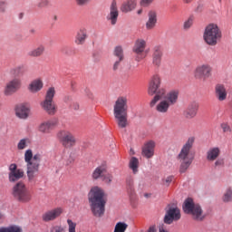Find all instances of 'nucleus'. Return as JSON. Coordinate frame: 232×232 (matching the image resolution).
<instances>
[{
  "mask_svg": "<svg viewBox=\"0 0 232 232\" xmlns=\"http://www.w3.org/2000/svg\"><path fill=\"white\" fill-rule=\"evenodd\" d=\"M89 206L92 215L97 218L102 217L106 211V193L104 189L98 186H94L88 193Z\"/></svg>",
  "mask_w": 232,
  "mask_h": 232,
  "instance_id": "1",
  "label": "nucleus"
},
{
  "mask_svg": "<svg viewBox=\"0 0 232 232\" xmlns=\"http://www.w3.org/2000/svg\"><path fill=\"white\" fill-rule=\"evenodd\" d=\"M195 143V138H188L187 142L182 146L177 159L180 163L179 173H186L189 169V166L193 164L195 160V153L193 152V144Z\"/></svg>",
  "mask_w": 232,
  "mask_h": 232,
  "instance_id": "2",
  "label": "nucleus"
},
{
  "mask_svg": "<svg viewBox=\"0 0 232 232\" xmlns=\"http://www.w3.org/2000/svg\"><path fill=\"white\" fill-rule=\"evenodd\" d=\"M43 156L40 153L34 155L32 150H27L24 152V162L26 163V173L29 182H34L35 177L39 175V168H41V160Z\"/></svg>",
  "mask_w": 232,
  "mask_h": 232,
  "instance_id": "3",
  "label": "nucleus"
},
{
  "mask_svg": "<svg viewBox=\"0 0 232 232\" xmlns=\"http://www.w3.org/2000/svg\"><path fill=\"white\" fill-rule=\"evenodd\" d=\"M113 114L119 128L128 127V98L120 96L113 105Z\"/></svg>",
  "mask_w": 232,
  "mask_h": 232,
  "instance_id": "4",
  "label": "nucleus"
},
{
  "mask_svg": "<svg viewBox=\"0 0 232 232\" xmlns=\"http://www.w3.org/2000/svg\"><path fill=\"white\" fill-rule=\"evenodd\" d=\"M162 84V78L160 74H154L149 81L148 93L151 95L153 99L150 102V108H153L164 95H166V89L160 87Z\"/></svg>",
  "mask_w": 232,
  "mask_h": 232,
  "instance_id": "5",
  "label": "nucleus"
},
{
  "mask_svg": "<svg viewBox=\"0 0 232 232\" xmlns=\"http://www.w3.org/2000/svg\"><path fill=\"white\" fill-rule=\"evenodd\" d=\"M159 103L156 105V111L158 113H168L171 106H175L179 102V91H169L165 96L159 100Z\"/></svg>",
  "mask_w": 232,
  "mask_h": 232,
  "instance_id": "6",
  "label": "nucleus"
},
{
  "mask_svg": "<svg viewBox=\"0 0 232 232\" xmlns=\"http://www.w3.org/2000/svg\"><path fill=\"white\" fill-rule=\"evenodd\" d=\"M203 39L208 46H217L222 39V31L216 24H209L204 31Z\"/></svg>",
  "mask_w": 232,
  "mask_h": 232,
  "instance_id": "7",
  "label": "nucleus"
},
{
  "mask_svg": "<svg viewBox=\"0 0 232 232\" xmlns=\"http://www.w3.org/2000/svg\"><path fill=\"white\" fill-rule=\"evenodd\" d=\"M183 211L187 215H192V218L194 220H198V222H201V220L206 218L200 205L195 204V202H193V198H188L184 201Z\"/></svg>",
  "mask_w": 232,
  "mask_h": 232,
  "instance_id": "8",
  "label": "nucleus"
},
{
  "mask_svg": "<svg viewBox=\"0 0 232 232\" xmlns=\"http://www.w3.org/2000/svg\"><path fill=\"white\" fill-rule=\"evenodd\" d=\"M55 97V88L50 87L46 93L44 100L41 102L40 106L47 115H55L57 113V104L53 102Z\"/></svg>",
  "mask_w": 232,
  "mask_h": 232,
  "instance_id": "9",
  "label": "nucleus"
},
{
  "mask_svg": "<svg viewBox=\"0 0 232 232\" xmlns=\"http://www.w3.org/2000/svg\"><path fill=\"white\" fill-rule=\"evenodd\" d=\"M13 197L22 204H28L32 200V192L23 181H19L13 188Z\"/></svg>",
  "mask_w": 232,
  "mask_h": 232,
  "instance_id": "10",
  "label": "nucleus"
},
{
  "mask_svg": "<svg viewBox=\"0 0 232 232\" xmlns=\"http://www.w3.org/2000/svg\"><path fill=\"white\" fill-rule=\"evenodd\" d=\"M56 137L63 148H73L77 144V138L70 130H61Z\"/></svg>",
  "mask_w": 232,
  "mask_h": 232,
  "instance_id": "11",
  "label": "nucleus"
},
{
  "mask_svg": "<svg viewBox=\"0 0 232 232\" xmlns=\"http://www.w3.org/2000/svg\"><path fill=\"white\" fill-rule=\"evenodd\" d=\"M165 211L164 222L169 226L173 224V222L179 221L181 218L180 209L177 207V204H169L165 208Z\"/></svg>",
  "mask_w": 232,
  "mask_h": 232,
  "instance_id": "12",
  "label": "nucleus"
},
{
  "mask_svg": "<svg viewBox=\"0 0 232 232\" xmlns=\"http://www.w3.org/2000/svg\"><path fill=\"white\" fill-rule=\"evenodd\" d=\"M21 88H23V82L21 79L14 78L5 84L3 93L5 97H12V95L17 93Z\"/></svg>",
  "mask_w": 232,
  "mask_h": 232,
  "instance_id": "13",
  "label": "nucleus"
},
{
  "mask_svg": "<svg viewBox=\"0 0 232 232\" xmlns=\"http://www.w3.org/2000/svg\"><path fill=\"white\" fill-rule=\"evenodd\" d=\"M211 75H213V67H211L209 63L198 65L194 71V77H196V79H203V81H206V79H209Z\"/></svg>",
  "mask_w": 232,
  "mask_h": 232,
  "instance_id": "14",
  "label": "nucleus"
},
{
  "mask_svg": "<svg viewBox=\"0 0 232 232\" xmlns=\"http://www.w3.org/2000/svg\"><path fill=\"white\" fill-rule=\"evenodd\" d=\"M146 50V40L140 38L138 40H136L132 52L134 53H136V55H138L136 57V61H138V63L140 61H142V59H144L146 56L142 55V53H144V51Z\"/></svg>",
  "mask_w": 232,
  "mask_h": 232,
  "instance_id": "15",
  "label": "nucleus"
},
{
  "mask_svg": "<svg viewBox=\"0 0 232 232\" xmlns=\"http://www.w3.org/2000/svg\"><path fill=\"white\" fill-rule=\"evenodd\" d=\"M157 143L154 140H149L145 142L141 148V155L145 159H153L155 156V147Z\"/></svg>",
  "mask_w": 232,
  "mask_h": 232,
  "instance_id": "16",
  "label": "nucleus"
},
{
  "mask_svg": "<svg viewBox=\"0 0 232 232\" xmlns=\"http://www.w3.org/2000/svg\"><path fill=\"white\" fill-rule=\"evenodd\" d=\"M24 177V171L21 169H17L15 163H12L9 166V182H17L20 179Z\"/></svg>",
  "mask_w": 232,
  "mask_h": 232,
  "instance_id": "17",
  "label": "nucleus"
},
{
  "mask_svg": "<svg viewBox=\"0 0 232 232\" xmlns=\"http://www.w3.org/2000/svg\"><path fill=\"white\" fill-rule=\"evenodd\" d=\"M57 123H58L57 119H52V120L43 121L38 126V131H40V133L48 135V133H52V130H53V128L57 126Z\"/></svg>",
  "mask_w": 232,
  "mask_h": 232,
  "instance_id": "18",
  "label": "nucleus"
},
{
  "mask_svg": "<svg viewBox=\"0 0 232 232\" xmlns=\"http://www.w3.org/2000/svg\"><path fill=\"white\" fill-rule=\"evenodd\" d=\"M198 111V103L192 102L188 105V107L183 111V117L191 121V119H195L197 117V113Z\"/></svg>",
  "mask_w": 232,
  "mask_h": 232,
  "instance_id": "19",
  "label": "nucleus"
},
{
  "mask_svg": "<svg viewBox=\"0 0 232 232\" xmlns=\"http://www.w3.org/2000/svg\"><path fill=\"white\" fill-rule=\"evenodd\" d=\"M63 214V208H58L52 210H49L43 214L42 220L44 222H50L52 220H55V218L61 217Z\"/></svg>",
  "mask_w": 232,
  "mask_h": 232,
  "instance_id": "20",
  "label": "nucleus"
},
{
  "mask_svg": "<svg viewBox=\"0 0 232 232\" xmlns=\"http://www.w3.org/2000/svg\"><path fill=\"white\" fill-rule=\"evenodd\" d=\"M162 48L159 45L155 46L152 51V64L159 68L162 64Z\"/></svg>",
  "mask_w": 232,
  "mask_h": 232,
  "instance_id": "21",
  "label": "nucleus"
},
{
  "mask_svg": "<svg viewBox=\"0 0 232 232\" xmlns=\"http://www.w3.org/2000/svg\"><path fill=\"white\" fill-rule=\"evenodd\" d=\"M158 23L157 12L150 11L148 13V19L145 24L146 30H155Z\"/></svg>",
  "mask_w": 232,
  "mask_h": 232,
  "instance_id": "22",
  "label": "nucleus"
},
{
  "mask_svg": "<svg viewBox=\"0 0 232 232\" xmlns=\"http://www.w3.org/2000/svg\"><path fill=\"white\" fill-rule=\"evenodd\" d=\"M44 86V83L43 82V80L41 78L33 80L28 87L27 90L30 92V93H38V92H41L43 90V87Z\"/></svg>",
  "mask_w": 232,
  "mask_h": 232,
  "instance_id": "23",
  "label": "nucleus"
},
{
  "mask_svg": "<svg viewBox=\"0 0 232 232\" xmlns=\"http://www.w3.org/2000/svg\"><path fill=\"white\" fill-rule=\"evenodd\" d=\"M215 95L218 101L224 102L227 99V90H226V86L222 83H218L215 86Z\"/></svg>",
  "mask_w": 232,
  "mask_h": 232,
  "instance_id": "24",
  "label": "nucleus"
},
{
  "mask_svg": "<svg viewBox=\"0 0 232 232\" xmlns=\"http://www.w3.org/2000/svg\"><path fill=\"white\" fill-rule=\"evenodd\" d=\"M110 14L108 20L111 21V24H117V19H119V9L117 8V2L112 1L111 5Z\"/></svg>",
  "mask_w": 232,
  "mask_h": 232,
  "instance_id": "25",
  "label": "nucleus"
},
{
  "mask_svg": "<svg viewBox=\"0 0 232 232\" xmlns=\"http://www.w3.org/2000/svg\"><path fill=\"white\" fill-rule=\"evenodd\" d=\"M107 171L108 167L106 165L98 166L92 173V180H102V177H104V174L107 173Z\"/></svg>",
  "mask_w": 232,
  "mask_h": 232,
  "instance_id": "26",
  "label": "nucleus"
},
{
  "mask_svg": "<svg viewBox=\"0 0 232 232\" xmlns=\"http://www.w3.org/2000/svg\"><path fill=\"white\" fill-rule=\"evenodd\" d=\"M15 113L19 119H28V116L30 115V107L24 104L18 105L15 109Z\"/></svg>",
  "mask_w": 232,
  "mask_h": 232,
  "instance_id": "27",
  "label": "nucleus"
},
{
  "mask_svg": "<svg viewBox=\"0 0 232 232\" xmlns=\"http://www.w3.org/2000/svg\"><path fill=\"white\" fill-rule=\"evenodd\" d=\"M220 157V148L212 147L207 151V160L208 162H215Z\"/></svg>",
  "mask_w": 232,
  "mask_h": 232,
  "instance_id": "28",
  "label": "nucleus"
},
{
  "mask_svg": "<svg viewBox=\"0 0 232 232\" xmlns=\"http://www.w3.org/2000/svg\"><path fill=\"white\" fill-rule=\"evenodd\" d=\"M86 39H88V31L85 28H82L77 32L74 43L78 45L84 44Z\"/></svg>",
  "mask_w": 232,
  "mask_h": 232,
  "instance_id": "29",
  "label": "nucleus"
},
{
  "mask_svg": "<svg viewBox=\"0 0 232 232\" xmlns=\"http://www.w3.org/2000/svg\"><path fill=\"white\" fill-rule=\"evenodd\" d=\"M135 6H137V0H127L121 5V10L124 14H128V12L135 10Z\"/></svg>",
  "mask_w": 232,
  "mask_h": 232,
  "instance_id": "30",
  "label": "nucleus"
},
{
  "mask_svg": "<svg viewBox=\"0 0 232 232\" xmlns=\"http://www.w3.org/2000/svg\"><path fill=\"white\" fill-rule=\"evenodd\" d=\"M45 50H46V47H44V45L41 44L38 47L29 51L27 55L29 57H41L42 55L44 54Z\"/></svg>",
  "mask_w": 232,
  "mask_h": 232,
  "instance_id": "31",
  "label": "nucleus"
},
{
  "mask_svg": "<svg viewBox=\"0 0 232 232\" xmlns=\"http://www.w3.org/2000/svg\"><path fill=\"white\" fill-rule=\"evenodd\" d=\"M139 159H137L136 157H131L129 162V168L132 170V173H134V175L139 173Z\"/></svg>",
  "mask_w": 232,
  "mask_h": 232,
  "instance_id": "32",
  "label": "nucleus"
},
{
  "mask_svg": "<svg viewBox=\"0 0 232 232\" xmlns=\"http://www.w3.org/2000/svg\"><path fill=\"white\" fill-rule=\"evenodd\" d=\"M222 201L225 203L232 202V188L227 187L223 192Z\"/></svg>",
  "mask_w": 232,
  "mask_h": 232,
  "instance_id": "33",
  "label": "nucleus"
},
{
  "mask_svg": "<svg viewBox=\"0 0 232 232\" xmlns=\"http://www.w3.org/2000/svg\"><path fill=\"white\" fill-rule=\"evenodd\" d=\"M28 146H30V139L24 138L18 141L16 148L19 151H23L26 150Z\"/></svg>",
  "mask_w": 232,
  "mask_h": 232,
  "instance_id": "34",
  "label": "nucleus"
},
{
  "mask_svg": "<svg viewBox=\"0 0 232 232\" xmlns=\"http://www.w3.org/2000/svg\"><path fill=\"white\" fill-rule=\"evenodd\" d=\"M114 57L120 61H124V50L121 46H116L113 51Z\"/></svg>",
  "mask_w": 232,
  "mask_h": 232,
  "instance_id": "35",
  "label": "nucleus"
},
{
  "mask_svg": "<svg viewBox=\"0 0 232 232\" xmlns=\"http://www.w3.org/2000/svg\"><path fill=\"white\" fill-rule=\"evenodd\" d=\"M127 184V191L129 195H135V183L133 179L130 178L126 181Z\"/></svg>",
  "mask_w": 232,
  "mask_h": 232,
  "instance_id": "36",
  "label": "nucleus"
},
{
  "mask_svg": "<svg viewBox=\"0 0 232 232\" xmlns=\"http://www.w3.org/2000/svg\"><path fill=\"white\" fill-rule=\"evenodd\" d=\"M126 229H128V224L118 222L115 226L114 232H126Z\"/></svg>",
  "mask_w": 232,
  "mask_h": 232,
  "instance_id": "37",
  "label": "nucleus"
},
{
  "mask_svg": "<svg viewBox=\"0 0 232 232\" xmlns=\"http://www.w3.org/2000/svg\"><path fill=\"white\" fill-rule=\"evenodd\" d=\"M102 182H104L105 184H111V182H113V175L111 173H108V171L103 174V177L102 178Z\"/></svg>",
  "mask_w": 232,
  "mask_h": 232,
  "instance_id": "38",
  "label": "nucleus"
},
{
  "mask_svg": "<svg viewBox=\"0 0 232 232\" xmlns=\"http://www.w3.org/2000/svg\"><path fill=\"white\" fill-rule=\"evenodd\" d=\"M194 21H195V17L194 16H189L188 18V20H186L184 22V24H183L184 30H189V28H191V26H193Z\"/></svg>",
  "mask_w": 232,
  "mask_h": 232,
  "instance_id": "39",
  "label": "nucleus"
},
{
  "mask_svg": "<svg viewBox=\"0 0 232 232\" xmlns=\"http://www.w3.org/2000/svg\"><path fill=\"white\" fill-rule=\"evenodd\" d=\"M24 68L23 66H17V67L11 69V72L14 75H20L21 73H24Z\"/></svg>",
  "mask_w": 232,
  "mask_h": 232,
  "instance_id": "40",
  "label": "nucleus"
},
{
  "mask_svg": "<svg viewBox=\"0 0 232 232\" xmlns=\"http://www.w3.org/2000/svg\"><path fill=\"white\" fill-rule=\"evenodd\" d=\"M67 224L69 226V232H75V227H77V224L73 222L72 219H67Z\"/></svg>",
  "mask_w": 232,
  "mask_h": 232,
  "instance_id": "41",
  "label": "nucleus"
},
{
  "mask_svg": "<svg viewBox=\"0 0 232 232\" xmlns=\"http://www.w3.org/2000/svg\"><path fill=\"white\" fill-rule=\"evenodd\" d=\"M7 232H23V229L18 226L7 227Z\"/></svg>",
  "mask_w": 232,
  "mask_h": 232,
  "instance_id": "42",
  "label": "nucleus"
},
{
  "mask_svg": "<svg viewBox=\"0 0 232 232\" xmlns=\"http://www.w3.org/2000/svg\"><path fill=\"white\" fill-rule=\"evenodd\" d=\"M48 5H50V2L48 0H41L37 6L38 8H47Z\"/></svg>",
  "mask_w": 232,
  "mask_h": 232,
  "instance_id": "43",
  "label": "nucleus"
},
{
  "mask_svg": "<svg viewBox=\"0 0 232 232\" xmlns=\"http://www.w3.org/2000/svg\"><path fill=\"white\" fill-rule=\"evenodd\" d=\"M84 92H85V95H86V97H88V99H90L91 101H93V99H95L93 92H92V91L90 89H85Z\"/></svg>",
  "mask_w": 232,
  "mask_h": 232,
  "instance_id": "44",
  "label": "nucleus"
},
{
  "mask_svg": "<svg viewBox=\"0 0 232 232\" xmlns=\"http://www.w3.org/2000/svg\"><path fill=\"white\" fill-rule=\"evenodd\" d=\"M215 168H220L224 166V159H217L215 163H214Z\"/></svg>",
  "mask_w": 232,
  "mask_h": 232,
  "instance_id": "45",
  "label": "nucleus"
},
{
  "mask_svg": "<svg viewBox=\"0 0 232 232\" xmlns=\"http://www.w3.org/2000/svg\"><path fill=\"white\" fill-rule=\"evenodd\" d=\"M75 3L78 6H86L90 3V0H75Z\"/></svg>",
  "mask_w": 232,
  "mask_h": 232,
  "instance_id": "46",
  "label": "nucleus"
},
{
  "mask_svg": "<svg viewBox=\"0 0 232 232\" xmlns=\"http://www.w3.org/2000/svg\"><path fill=\"white\" fill-rule=\"evenodd\" d=\"M221 128H222L224 133H230V131H231V127H229V125H227L226 123L221 124Z\"/></svg>",
  "mask_w": 232,
  "mask_h": 232,
  "instance_id": "47",
  "label": "nucleus"
},
{
  "mask_svg": "<svg viewBox=\"0 0 232 232\" xmlns=\"http://www.w3.org/2000/svg\"><path fill=\"white\" fill-rule=\"evenodd\" d=\"M6 12V2L0 1V14Z\"/></svg>",
  "mask_w": 232,
  "mask_h": 232,
  "instance_id": "48",
  "label": "nucleus"
},
{
  "mask_svg": "<svg viewBox=\"0 0 232 232\" xmlns=\"http://www.w3.org/2000/svg\"><path fill=\"white\" fill-rule=\"evenodd\" d=\"M121 63H122V61H121V60L115 61V63H113V66H112L113 72H117V70H119V67L121 66Z\"/></svg>",
  "mask_w": 232,
  "mask_h": 232,
  "instance_id": "49",
  "label": "nucleus"
},
{
  "mask_svg": "<svg viewBox=\"0 0 232 232\" xmlns=\"http://www.w3.org/2000/svg\"><path fill=\"white\" fill-rule=\"evenodd\" d=\"M154 0H140V5L141 6H150L151 3H153Z\"/></svg>",
  "mask_w": 232,
  "mask_h": 232,
  "instance_id": "50",
  "label": "nucleus"
},
{
  "mask_svg": "<svg viewBox=\"0 0 232 232\" xmlns=\"http://www.w3.org/2000/svg\"><path fill=\"white\" fill-rule=\"evenodd\" d=\"M173 181V177L169 176L163 179L164 186H168L169 184H171Z\"/></svg>",
  "mask_w": 232,
  "mask_h": 232,
  "instance_id": "51",
  "label": "nucleus"
},
{
  "mask_svg": "<svg viewBox=\"0 0 232 232\" xmlns=\"http://www.w3.org/2000/svg\"><path fill=\"white\" fill-rule=\"evenodd\" d=\"M75 159H73V156L70 155L68 159L65 160L66 166H70V164H73Z\"/></svg>",
  "mask_w": 232,
  "mask_h": 232,
  "instance_id": "52",
  "label": "nucleus"
},
{
  "mask_svg": "<svg viewBox=\"0 0 232 232\" xmlns=\"http://www.w3.org/2000/svg\"><path fill=\"white\" fill-rule=\"evenodd\" d=\"M72 98L70 95H66L63 97V102H66V104H69V102H72Z\"/></svg>",
  "mask_w": 232,
  "mask_h": 232,
  "instance_id": "53",
  "label": "nucleus"
},
{
  "mask_svg": "<svg viewBox=\"0 0 232 232\" xmlns=\"http://www.w3.org/2000/svg\"><path fill=\"white\" fill-rule=\"evenodd\" d=\"M52 232H64V229H63V227H54L52 229Z\"/></svg>",
  "mask_w": 232,
  "mask_h": 232,
  "instance_id": "54",
  "label": "nucleus"
},
{
  "mask_svg": "<svg viewBox=\"0 0 232 232\" xmlns=\"http://www.w3.org/2000/svg\"><path fill=\"white\" fill-rule=\"evenodd\" d=\"M147 232H157V227L155 226H151L149 227Z\"/></svg>",
  "mask_w": 232,
  "mask_h": 232,
  "instance_id": "55",
  "label": "nucleus"
},
{
  "mask_svg": "<svg viewBox=\"0 0 232 232\" xmlns=\"http://www.w3.org/2000/svg\"><path fill=\"white\" fill-rule=\"evenodd\" d=\"M72 110H79L80 105H79L78 102H73V103L72 104Z\"/></svg>",
  "mask_w": 232,
  "mask_h": 232,
  "instance_id": "56",
  "label": "nucleus"
},
{
  "mask_svg": "<svg viewBox=\"0 0 232 232\" xmlns=\"http://www.w3.org/2000/svg\"><path fill=\"white\" fill-rule=\"evenodd\" d=\"M185 5H190V3H193V0H182Z\"/></svg>",
  "mask_w": 232,
  "mask_h": 232,
  "instance_id": "57",
  "label": "nucleus"
},
{
  "mask_svg": "<svg viewBox=\"0 0 232 232\" xmlns=\"http://www.w3.org/2000/svg\"><path fill=\"white\" fill-rule=\"evenodd\" d=\"M0 232H8L7 227H0Z\"/></svg>",
  "mask_w": 232,
  "mask_h": 232,
  "instance_id": "58",
  "label": "nucleus"
},
{
  "mask_svg": "<svg viewBox=\"0 0 232 232\" xmlns=\"http://www.w3.org/2000/svg\"><path fill=\"white\" fill-rule=\"evenodd\" d=\"M159 232H168V230L164 229L163 227H160Z\"/></svg>",
  "mask_w": 232,
  "mask_h": 232,
  "instance_id": "59",
  "label": "nucleus"
},
{
  "mask_svg": "<svg viewBox=\"0 0 232 232\" xmlns=\"http://www.w3.org/2000/svg\"><path fill=\"white\" fill-rule=\"evenodd\" d=\"M145 198H150V197H151V194L149 193H145L144 194Z\"/></svg>",
  "mask_w": 232,
  "mask_h": 232,
  "instance_id": "60",
  "label": "nucleus"
},
{
  "mask_svg": "<svg viewBox=\"0 0 232 232\" xmlns=\"http://www.w3.org/2000/svg\"><path fill=\"white\" fill-rule=\"evenodd\" d=\"M29 33H30V34H35V29H31V30L29 31Z\"/></svg>",
  "mask_w": 232,
  "mask_h": 232,
  "instance_id": "61",
  "label": "nucleus"
},
{
  "mask_svg": "<svg viewBox=\"0 0 232 232\" xmlns=\"http://www.w3.org/2000/svg\"><path fill=\"white\" fill-rule=\"evenodd\" d=\"M137 14L138 15H140V14H142V9L138 10Z\"/></svg>",
  "mask_w": 232,
  "mask_h": 232,
  "instance_id": "62",
  "label": "nucleus"
},
{
  "mask_svg": "<svg viewBox=\"0 0 232 232\" xmlns=\"http://www.w3.org/2000/svg\"><path fill=\"white\" fill-rule=\"evenodd\" d=\"M130 155H135V152L132 150H130Z\"/></svg>",
  "mask_w": 232,
  "mask_h": 232,
  "instance_id": "63",
  "label": "nucleus"
},
{
  "mask_svg": "<svg viewBox=\"0 0 232 232\" xmlns=\"http://www.w3.org/2000/svg\"><path fill=\"white\" fill-rule=\"evenodd\" d=\"M54 21H57V15L53 16Z\"/></svg>",
  "mask_w": 232,
  "mask_h": 232,
  "instance_id": "64",
  "label": "nucleus"
}]
</instances>
